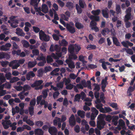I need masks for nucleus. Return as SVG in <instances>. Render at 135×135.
Returning a JSON list of instances; mask_svg holds the SVG:
<instances>
[{"mask_svg": "<svg viewBox=\"0 0 135 135\" xmlns=\"http://www.w3.org/2000/svg\"><path fill=\"white\" fill-rule=\"evenodd\" d=\"M103 114H100L99 115L98 118H100V119L97 122V128L100 130H101L104 128L105 125V122L104 120L102 118Z\"/></svg>", "mask_w": 135, "mask_h": 135, "instance_id": "f257e3e1", "label": "nucleus"}, {"mask_svg": "<svg viewBox=\"0 0 135 135\" xmlns=\"http://www.w3.org/2000/svg\"><path fill=\"white\" fill-rule=\"evenodd\" d=\"M39 38L42 41L48 42L50 40V36L46 34L44 32L41 30L39 32Z\"/></svg>", "mask_w": 135, "mask_h": 135, "instance_id": "f03ea898", "label": "nucleus"}, {"mask_svg": "<svg viewBox=\"0 0 135 135\" xmlns=\"http://www.w3.org/2000/svg\"><path fill=\"white\" fill-rule=\"evenodd\" d=\"M9 66L12 67V69H17L20 66V65L18 63L17 60H15L10 62Z\"/></svg>", "mask_w": 135, "mask_h": 135, "instance_id": "7ed1b4c3", "label": "nucleus"}, {"mask_svg": "<svg viewBox=\"0 0 135 135\" xmlns=\"http://www.w3.org/2000/svg\"><path fill=\"white\" fill-rule=\"evenodd\" d=\"M48 131L51 135H56L57 133V128L54 126L50 127L49 128Z\"/></svg>", "mask_w": 135, "mask_h": 135, "instance_id": "20e7f679", "label": "nucleus"}, {"mask_svg": "<svg viewBox=\"0 0 135 135\" xmlns=\"http://www.w3.org/2000/svg\"><path fill=\"white\" fill-rule=\"evenodd\" d=\"M69 124L71 126H74L76 124V121L74 115L72 114L69 119Z\"/></svg>", "mask_w": 135, "mask_h": 135, "instance_id": "39448f33", "label": "nucleus"}, {"mask_svg": "<svg viewBox=\"0 0 135 135\" xmlns=\"http://www.w3.org/2000/svg\"><path fill=\"white\" fill-rule=\"evenodd\" d=\"M66 28L68 31L71 34L74 33L76 32L75 28L69 23L67 24Z\"/></svg>", "mask_w": 135, "mask_h": 135, "instance_id": "423d86ee", "label": "nucleus"}, {"mask_svg": "<svg viewBox=\"0 0 135 135\" xmlns=\"http://www.w3.org/2000/svg\"><path fill=\"white\" fill-rule=\"evenodd\" d=\"M66 7L70 10H72L74 7V6L73 3L70 1L67 2L66 4Z\"/></svg>", "mask_w": 135, "mask_h": 135, "instance_id": "0eeeda50", "label": "nucleus"}, {"mask_svg": "<svg viewBox=\"0 0 135 135\" xmlns=\"http://www.w3.org/2000/svg\"><path fill=\"white\" fill-rule=\"evenodd\" d=\"M120 127H121L123 129L126 130V126L124 121L122 119H120L119 121V124Z\"/></svg>", "mask_w": 135, "mask_h": 135, "instance_id": "6e6552de", "label": "nucleus"}, {"mask_svg": "<svg viewBox=\"0 0 135 135\" xmlns=\"http://www.w3.org/2000/svg\"><path fill=\"white\" fill-rule=\"evenodd\" d=\"M35 76V74L32 71H30L26 75V78L27 80H29L31 78H33Z\"/></svg>", "mask_w": 135, "mask_h": 135, "instance_id": "1a4fd4ad", "label": "nucleus"}, {"mask_svg": "<svg viewBox=\"0 0 135 135\" xmlns=\"http://www.w3.org/2000/svg\"><path fill=\"white\" fill-rule=\"evenodd\" d=\"M34 133L35 135H43L44 132L41 129L38 128L35 129Z\"/></svg>", "mask_w": 135, "mask_h": 135, "instance_id": "9d476101", "label": "nucleus"}, {"mask_svg": "<svg viewBox=\"0 0 135 135\" xmlns=\"http://www.w3.org/2000/svg\"><path fill=\"white\" fill-rule=\"evenodd\" d=\"M108 10L107 8H106L105 9H103L102 10V14L104 17L106 18H108Z\"/></svg>", "mask_w": 135, "mask_h": 135, "instance_id": "9b49d317", "label": "nucleus"}, {"mask_svg": "<svg viewBox=\"0 0 135 135\" xmlns=\"http://www.w3.org/2000/svg\"><path fill=\"white\" fill-rule=\"evenodd\" d=\"M112 40L113 44L116 46H121L120 43L119 42L118 39L116 37H113Z\"/></svg>", "mask_w": 135, "mask_h": 135, "instance_id": "f8f14e48", "label": "nucleus"}, {"mask_svg": "<svg viewBox=\"0 0 135 135\" xmlns=\"http://www.w3.org/2000/svg\"><path fill=\"white\" fill-rule=\"evenodd\" d=\"M68 52L71 54L75 53V51L74 45H69L68 48Z\"/></svg>", "mask_w": 135, "mask_h": 135, "instance_id": "ddd939ff", "label": "nucleus"}, {"mask_svg": "<svg viewBox=\"0 0 135 135\" xmlns=\"http://www.w3.org/2000/svg\"><path fill=\"white\" fill-rule=\"evenodd\" d=\"M49 91V89L48 88L44 89L42 91V97L44 99H45L47 98L48 95V92Z\"/></svg>", "mask_w": 135, "mask_h": 135, "instance_id": "4468645a", "label": "nucleus"}, {"mask_svg": "<svg viewBox=\"0 0 135 135\" xmlns=\"http://www.w3.org/2000/svg\"><path fill=\"white\" fill-rule=\"evenodd\" d=\"M118 119L119 118L118 116L112 117V122L114 126H116L117 125L118 123L117 121Z\"/></svg>", "mask_w": 135, "mask_h": 135, "instance_id": "2eb2a0df", "label": "nucleus"}, {"mask_svg": "<svg viewBox=\"0 0 135 135\" xmlns=\"http://www.w3.org/2000/svg\"><path fill=\"white\" fill-rule=\"evenodd\" d=\"M79 4L80 7L82 8H84L86 7L85 2L83 0H79Z\"/></svg>", "mask_w": 135, "mask_h": 135, "instance_id": "dca6fc26", "label": "nucleus"}, {"mask_svg": "<svg viewBox=\"0 0 135 135\" xmlns=\"http://www.w3.org/2000/svg\"><path fill=\"white\" fill-rule=\"evenodd\" d=\"M48 11L47 6L46 4H42V11L45 13H46Z\"/></svg>", "mask_w": 135, "mask_h": 135, "instance_id": "f3484780", "label": "nucleus"}, {"mask_svg": "<svg viewBox=\"0 0 135 135\" xmlns=\"http://www.w3.org/2000/svg\"><path fill=\"white\" fill-rule=\"evenodd\" d=\"M85 112L83 111L80 110H79L77 112V114L81 118H84L85 116Z\"/></svg>", "mask_w": 135, "mask_h": 135, "instance_id": "a211bd4d", "label": "nucleus"}, {"mask_svg": "<svg viewBox=\"0 0 135 135\" xmlns=\"http://www.w3.org/2000/svg\"><path fill=\"white\" fill-rule=\"evenodd\" d=\"M22 42L23 47L26 48H28L30 46V45L29 42L25 40H23L22 41Z\"/></svg>", "mask_w": 135, "mask_h": 135, "instance_id": "6ab92c4d", "label": "nucleus"}, {"mask_svg": "<svg viewBox=\"0 0 135 135\" xmlns=\"http://www.w3.org/2000/svg\"><path fill=\"white\" fill-rule=\"evenodd\" d=\"M90 18L91 20L94 21L95 22L99 21L100 20L99 17L98 16L91 15L90 17Z\"/></svg>", "mask_w": 135, "mask_h": 135, "instance_id": "aec40b11", "label": "nucleus"}, {"mask_svg": "<svg viewBox=\"0 0 135 135\" xmlns=\"http://www.w3.org/2000/svg\"><path fill=\"white\" fill-rule=\"evenodd\" d=\"M113 30L114 31V29H111V31H110V30L108 28H104V29L103 30V32H107V33H109L110 31L111 35H113V36H114L115 35L113 32Z\"/></svg>", "mask_w": 135, "mask_h": 135, "instance_id": "412c9836", "label": "nucleus"}, {"mask_svg": "<svg viewBox=\"0 0 135 135\" xmlns=\"http://www.w3.org/2000/svg\"><path fill=\"white\" fill-rule=\"evenodd\" d=\"M74 48L75 51V52H76V54H77L78 53V52L81 49V47L80 45L75 44L74 45Z\"/></svg>", "mask_w": 135, "mask_h": 135, "instance_id": "4be33fe9", "label": "nucleus"}, {"mask_svg": "<svg viewBox=\"0 0 135 135\" xmlns=\"http://www.w3.org/2000/svg\"><path fill=\"white\" fill-rule=\"evenodd\" d=\"M6 80L3 74L0 73V84H2L3 83L5 82Z\"/></svg>", "mask_w": 135, "mask_h": 135, "instance_id": "5701e85b", "label": "nucleus"}, {"mask_svg": "<svg viewBox=\"0 0 135 135\" xmlns=\"http://www.w3.org/2000/svg\"><path fill=\"white\" fill-rule=\"evenodd\" d=\"M76 27L78 29H79L83 28L84 26L83 25L79 22H76L75 23Z\"/></svg>", "mask_w": 135, "mask_h": 135, "instance_id": "b1692460", "label": "nucleus"}, {"mask_svg": "<svg viewBox=\"0 0 135 135\" xmlns=\"http://www.w3.org/2000/svg\"><path fill=\"white\" fill-rule=\"evenodd\" d=\"M116 11L117 14H121V10L119 4H117L116 6Z\"/></svg>", "mask_w": 135, "mask_h": 135, "instance_id": "393cba45", "label": "nucleus"}, {"mask_svg": "<svg viewBox=\"0 0 135 135\" xmlns=\"http://www.w3.org/2000/svg\"><path fill=\"white\" fill-rule=\"evenodd\" d=\"M93 85L94 87L93 90H95V91H99L100 89L99 85L98 84L94 83Z\"/></svg>", "mask_w": 135, "mask_h": 135, "instance_id": "a878e982", "label": "nucleus"}, {"mask_svg": "<svg viewBox=\"0 0 135 135\" xmlns=\"http://www.w3.org/2000/svg\"><path fill=\"white\" fill-rule=\"evenodd\" d=\"M19 80V78L18 77H13V78L11 79L10 81V82L11 83H13Z\"/></svg>", "mask_w": 135, "mask_h": 135, "instance_id": "bb28decb", "label": "nucleus"}, {"mask_svg": "<svg viewBox=\"0 0 135 135\" xmlns=\"http://www.w3.org/2000/svg\"><path fill=\"white\" fill-rule=\"evenodd\" d=\"M34 108L33 106H31L28 108L29 114L31 116H33L34 114Z\"/></svg>", "mask_w": 135, "mask_h": 135, "instance_id": "cd10ccee", "label": "nucleus"}, {"mask_svg": "<svg viewBox=\"0 0 135 135\" xmlns=\"http://www.w3.org/2000/svg\"><path fill=\"white\" fill-rule=\"evenodd\" d=\"M77 58V56L76 55L75 53H73L72 54H70L69 56V58L71 60H75Z\"/></svg>", "mask_w": 135, "mask_h": 135, "instance_id": "c85d7f7f", "label": "nucleus"}, {"mask_svg": "<svg viewBox=\"0 0 135 135\" xmlns=\"http://www.w3.org/2000/svg\"><path fill=\"white\" fill-rule=\"evenodd\" d=\"M36 64V62H31L30 61L28 62V67L32 68L34 67Z\"/></svg>", "mask_w": 135, "mask_h": 135, "instance_id": "c756f323", "label": "nucleus"}, {"mask_svg": "<svg viewBox=\"0 0 135 135\" xmlns=\"http://www.w3.org/2000/svg\"><path fill=\"white\" fill-rule=\"evenodd\" d=\"M77 11V12L79 14L81 13L83 11L82 9L80 7L78 4H76L75 5Z\"/></svg>", "mask_w": 135, "mask_h": 135, "instance_id": "7c9ffc66", "label": "nucleus"}, {"mask_svg": "<svg viewBox=\"0 0 135 135\" xmlns=\"http://www.w3.org/2000/svg\"><path fill=\"white\" fill-rule=\"evenodd\" d=\"M100 10L99 9H98L95 10H93L91 12V13L94 15V16H98V15L100 12Z\"/></svg>", "mask_w": 135, "mask_h": 135, "instance_id": "2f4dec72", "label": "nucleus"}, {"mask_svg": "<svg viewBox=\"0 0 135 135\" xmlns=\"http://www.w3.org/2000/svg\"><path fill=\"white\" fill-rule=\"evenodd\" d=\"M62 82L64 83H65V85H66L70 82L71 80L70 79H67L66 77H65L63 79Z\"/></svg>", "mask_w": 135, "mask_h": 135, "instance_id": "473e14b6", "label": "nucleus"}, {"mask_svg": "<svg viewBox=\"0 0 135 135\" xmlns=\"http://www.w3.org/2000/svg\"><path fill=\"white\" fill-rule=\"evenodd\" d=\"M47 63L48 64L52 62L53 61V59L52 56L50 55H48L46 57Z\"/></svg>", "mask_w": 135, "mask_h": 135, "instance_id": "72a5a7b5", "label": "nucleus"}, {"mask_svg": "<svg viewBox=\"0 0 135 135\" xmlns=\"http://www.w3.org/2000/svg\"><path fill=\"white\" fill-rule=\"evenodd\" d=\"M30 4L33 6L34 7L38 5V4L37 3V0H31Z\"/></svg>", "mask_w": 135, "mask_h": 135, "instance_id": "f704fd0d", "label": "nucleus"}, {"mask_svg": "<svg viewBox=\"0 0 135 135\" xmlns=\"http://www.w3.org/2000/svg\"><path fill=\"white\" fill-rule=\"evenodd\" d=\"M81 97V95L80 94H77L75 96L74 102L79 101Z\"/></svg>", "mask_w": 135, "mask_h": 135, "instance_id": "c9c22d12", "label": "nucleus"}, {"mask_svg": "<svg viewBox=\"0 0 135 135\" xmlns=\"http://www.w3.org/2000/svg\"><path fill=\"white\" fill-rule=\"evenodd\" d=\"M91 111L92 112V113L95 114V115H97L98 114V111L94 107H92L91 108Z\"/></svg>", "mask_w": 135, "mask_h": 135, "instance_id": "e433bc0d", "label": "nucleus"}, {"mask_svg": "<svg viewBox=\"0 0 135 135\" xmlns=\"http://www.w3.org/2000/svg\"><path fill=\"white\" fill-rule=\"evenodd\" d=\"M36 103V100L35 98L31 100L30 103V107L33 106L34 107Z\"/></svg>", "mask_w": 135, "mask_h": 135, "instance_id": "4c0bfd02", "label": "nucleus"}, {"mask_svg": "<svg viewBox=\"0 0 135 135\" xmlns=\"http://www.w3.org/2000/svg\"><path fill=\"white\" fill-rule=\"evenodd\" d=\"M35 124L39 127H41L44 124L43 122L41 121H38L35 122Z\"/></svg>", "mask_w": 135, "mask_h": 135, "instance_id": "58836bf2", "label": "nucleus"}, {"mask_svg": "<svg viewBox=\"0 0 135 135\" xmlns=\"http://www.w3.org/2000/svg\"><path fill=\"white\" fill-rule=\"evenodd\" d=\"M35 84H36L37 86H40L43 83V81L41 80H36L35 82Z\"/></svg>", "mask_w": 135, "mask_h": 135, "instance_id": "ea45409f", "label": "nucleus"}, {"mask_svg": "<svg viewBox=\"0 0 135 135\" xmlns=\"http://www.w3.org/2000/svg\"><path fill=\"white\" fill-rule=\"evenodd\" d=\"M131 15L126 14V15L124 16V21H129L131 18Z\"/></svg>", "mask_w": 135, "mask_h": 135, "instance_id": "a19ab883", "label": "nucleus"}, {"mask_svg": "<svg viewBox=\"0 0 135 135\" xmlns=\"http://www.w3.org/2000/svg\"><path fill=\"white\" fill-rule=\"evenodd\" d=\"M96 48L97 47L95 45L91 44L88 45L87 46V48H89V50H95Z\"/></svg>", "mask_w": 135, "mask_h": 135, "instance_id": "79ce46f5", "label": "nucleus"}, {"mask_svg": "<svg viewBox=\"0 0 135 135\" xmlns=\"http://www.w3.org/2000/svg\"><path fill=\"white\" fill-rule=\"evenodd\" d=\"M37 76L39 77H42L43 75V70L42 69L38 70V71Z\"/></svg>", "mask_w": 135, "mask_h": 135, "instance_id": "37998d69", "label": "nucleus"}, {"mask_svg": "<svg viewBox=\"0 0 135 135\" xmlns=\"http://www.w3.org/2000/svg\"><path fill=\"white\" fill-rule=\"evenodd\" d=\"M37 59L38 60H42V61H46V57L45 56H43V54H42L41 56H38Z\"/></svg>", "mask_w": 135, "mask_h": 135, "instance_id": "c03bdc74", "label": "nucleus"}, {"mask_svg": "<svg viewBox=\"0 0 135 135\" xmlns=\"http://www.w3.org/2000/svg\"><path fill=\"white\" fill-rule=\"evenodd\" d=\"M61 44L62 46L66 47L68 45V42L65 39H63L61 41Z\"/></svg>", "mask_w": 135, "mask_h": 135, "instance_id": "a18cd8bd", "label": "nucleus"}, {"mask_svg": "<svg viewBox=\"0 0 135 135\" xmlns=\"http://www.w3.org/2000/svg\"><path fill=\"white\" fill-rule=\"evenodd\" d=\"M112 118V117L110 115H108L105 117V119L106 121L110 122Z\"/></svg>", "mask_w": 135, "mask_h": 135, "instance_id": "49530a36", "label": "nucleus"}, {"mask_svg": "<svg viewBox=\"0 0 135 135\" xmlns=\"http://www.w3.org/2000/svg\"><path fill=\"white\" fill-rule=\"evenodd\" d=\"M32 53L34 55L37 56L39 54V51L37 49H34L32 50Z\"/></svg>", "mask_w": 135, "mask_h": 135, "instance_id": "de8ad7c7", "label": "nucleus"}, {"mask_svg": "<svg viewBox=\"0 0 135 135\" xmlns=\"http://www.w3.org/2000/svg\"><path fill=\"white\" fill-rule=\"evenodd\" d=\"M100 99L102 102L103 104L105 103V101L104 100V94L103 93H102L100 95Z\"/></svg>", "mask_w": 135, "mask_h": 135, "instance_id": "09e8293b", "label": "nucleus"}, {"mask_svg": "<svg viewBox=\"0 0 135 135\" xmlns=\"http://www.w3.org/2000/svg\"><path fill=\"white\" fill-rule=\"evenodd\" d=\"M124 21L125 23V26L126 28H129L131 27V23L129 21Z\"/></svg>", "mask_w": 135, "mask_h": 135, "instance_id": "8fccbe9b", "label": "nucleus"}, {"mask_svg": "<svg viewBox=\"0 0 135 135\" xmlns=\"http://www.w3.org/2000/svg\"><path fill=\"white\" fill-rule=\"evenodd\" d=\"M46 45L45 44H42V45L41 46L40 48L41 50L42 51L45 52L46 51Z\"/></svg>", "mask_w": 135, "mask_h": 135, "instance_id": "3c124183", "label": "nucleus"}, {"mask_svg": "<svg viewBox=\"0 0 135 135\" xmlns=\"http://www.w3.org/2000/svg\"><path fill=\"white\" fill-rule=\"evenodd\" d=\"M32 28L34 31L36 33H38L39 32H40L41 30L38 27H37L33 26Z\"/></svg>", "mask_w": 135, "mask_h": 135, "instance_id": "603ef678", "label": "nucleus"}, {"mask_svg": "<svg viewBox=\"0 0 135 135\" xmlns=\"http://www.w3.org/2000/svg\"><path fill=\"white\" fill-rule=\"evenodd\" d=\"M74 87V85L71 84L66 85V89L68 90H71Z\"/></svg>", "mask_w": 135, "mask_h": 135, "instance_id": "864d4df0", "label": "nucleus"}, {"mask_svg": "<svg viewBox=\"0 0 135 135\" xmlns=\"http://www.w3.org/2000/svg\"><path fill=\"white\" fill-rule=\"evenodd\" d=\"M52 37L53 39L56 41H58L60 38L59 36L55 34L52 35Z\"/></svg>", "mask_w": 135, "mask_h": 135, "instance_id": "5fc2aeb1", "label": "nucleus"}, {"mask_svg": "<svg viewBox=\"0 0 135 135\" xmlns=\"http://www.w3.org/2000/svg\"><path fill=\"white\" fill-rule=\"evenodd\" d=\"M63 86L64 83L62 81H61L57 84V86L60 88H62L63 87Z\"/></svg>", "mask_w": 135, "mask_h": 135, "instance_id": "6e6d98bb", "label": "nucleus"}, {"mask_svg": "<svg viewBox=\"0 0 135 135\" xmlns=\"http://www.w3.org/2000/svg\"><path fill=\"white\" fill-rule=\"evenodd\" d=\"M60 68H56L50 73V74L51 75H54V73H56L57 72H58Z\"/></svg>", "mask_w": 135, "mask_h": 135, "instance_id": "4d7b16f0", "label": "nucleus"}, {"mask_svg": "<svg viewBox=\"0 0 135 135\" xmlns=\"http://www.w3.org/2000/svg\"><path fill=\"white\" fill-rule=\"evenodd\" d=\"M61 17L62 19L64 20L67 21H68L69 17L65 15L64 14H62L61 15Z\"/></svg>", "mask_w": 135, "mask_h": 135, "instance_id": "13d9d810", "label": "nucleus"}, {"mask_svg": "<svg viewBox=\"0 0 135 135\" xmlns=\"http://www.w3.org/2000/svg\"><path fill=\"white\" fill-rule=\"evenodd\" d=\"M11 73L9 72L8 73L6 74H5V76L7 79L10 80L11 79Z\"/></svg>", "mask_w": 135, "mask_h": 135, "instance_id": "bf43d9fd", "label": "nucleus"}, {"mask_svg": "<svg viewBox=\"0 0 135 135\" xmlns=\"http://www.w3.org/2000/svg\"><path fill=\"white\" fill-rule=\"evenodd\" d=\"M74 130L76 133H79L80 131V128L79 126L78 125H76L75 127Z\"/></svg>", "mask_w": 135, "mask_h": 135, "instance_id": "052dcab7", "label": "nucleus"}, {"mask_svg": "<svg viewBox=\"0 0 135 135\" xmlns=\"http://www.w3.org/2000/svg\"><path fill=\"white\" fill-rule=\"evenodd\" d=\"M131 12L132 8L131 7H129L126 9V14L131 15Z\"/></svg>", "mask_w": 135, "mask_h": 135, "instance_id": "680f3d73", "label": "nucleus"}, {"mask_svg": "<svg viewBox=\"0 0 135 135\" xmlns=\"http://www.w3.org/2000/svg\"><path fill=\"white\" fill-rule=\"evenodd\" d=\"M9 50V49L6 47L5 45H2L0 48V50L1 51H6Z\"/></svg>", "mask_w": 135, "mask_h": 135, "instance_id": "e2e57ef3", "label": "nucleus"}, {"mask_svg": "<svg viewBox=\"0 0 135 135\" xmlns=\"http://www.w3.org/2000/svg\"><path fill=\"white\" fill-rule=\"evenodd\" d=\"M60 94L59 92L58 91H56L54 92L53 94V97L54 99H55L56 97L58 96Z\"/></svg>", "mask_w": 135, "mask_h": 135, "instance_id": "0e129e2a", "label": "nucleus"}, {"mask_svg": "<svg viewBox=\"0 0 135 135\" xmlns=\"http://www.w3.org/2000/svg\"><path fill=\"white\" fill-rule=\"evenodd\" d=\"M128 41H123L121 42V44L122 45L125 47L127 48L128 47Z\"/></svg>", "mask_w": 135, "mask_h": 135, "instance_id": "69168bd1", "label": "nucleus"}, {"mask_svg": "<svg viewBox=\"0 0 135 135\" xmlns=\"http://www.w3.org/2000/svg\"><path fill=\"white\" fill-rule=\"evenodd\" d=\"M8 55L6 53L2 52L0 53V59L5 58L6 55Z\"/></svg>", "mask_w": 135, "mask_h": 135, "instance_id": "338daca9", "label": "nucleus"}, {"mask_svg": "<svg viewBox=\"0 0 135 135\" xmlns=\"http://www.w3.org/2000/svg\"><path fill=\"white\" fill-rule=\"evenodd\" d=\"M97 25V23L94 21L92 20L90 22V25L92 27H95Z\"/></svg>", "mask_w": 135, "mask_h": 135, "instance_id": "774afa93", "label": "nucleus"}]
</instances>
